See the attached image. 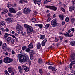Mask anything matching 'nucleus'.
<instances>
[{
	"mask_svg": "<svg viewBox=\"0 0 75 75\" xmlns=\"http://www.w3.org/2000/svg\"><path fill=\"white\" fill-rule=\"evenodd\" d=\"M2 48L4 51H6L7 48V44L6 43H4L2 45Z\"/></svg>",
	"mask_w": 75,
	"mask_h": 75,
	"instance_id": "f8f14e48",
	"label": "nucleus"
},
{
	"mask_svg": "<svg viewBox=\"0 0 75 75\" xmlns=\"http://www.w3.org/2000/svg\"><path fill=\"white\" fill-rule=\"evenodd\" d=\"M38 27H39V28H42L43 27V25L42 24H39Z\"/></svg>",
	"mask_w": 75,
	"mask_h": 75,
	"instance_id": "473e14b6",
	"label": "nucleus"
},
{
	"mask_svg": "<svg viewBox=\"0 0 75 75\" xmlns=\"http://www.w3.org/2000/svg\"><path fill=\"white\" fill-rule=\"evenodd\" d=\"M64 35L65 36V37H72V36L73 35H69V34L68 32H66L65 33H64Z\"/></svg>",
	"mask_w": 75,
	"mask_h": 75,
	"instance_id": "a211bd4d",
	"label": "nucleus"
},
{
	"mask_svg": "<svg viewBox=\"0 0 75 75\" xmlns=\"http://www.w3.org/2000/svg\"><path fill=\"white\" fill-rule=\"evenodd\" d=\"M75 9V6L74 5H73L72 6H70L69 8V10L70 11H72L73 10H74Z\"/></svg>",
	"mask_w": 75,
	"mask_h": 75,
	"instance_id": "dca6fc26",
	"label": "nucleus"
},
{
	"mask_svg": "<svg viewBox=\"0 0 75 75\" xmlns=\"http://www.w3.org/2000/svg\"><path fill=\"white\" fill-rule=\"evenodd\" d=\"M23 29V27L20 25L18 24L16 26V33H17L19 34H22V30Z\"/></svg>",
	"mask_w": 75,
	"mask_h": 75,
	"instance_id": "20e7f679",
	"label": "nucleus"
},
{
	"mask_svg": "<svg viewBox=\"0 0 75 75\" xmlns=\"http://www.w3.org/2000/svg\"><path fill=\"white\" fill-rule=\"evenodd\" d=\"M45 38V36L44 35H41L40 36V38L41 40H44Z\"/></svg>",
	"mask_w": 75,
	"mask_h": 75,
	"instance_id": "412c9836",
	"label": "nucleus"
},
{
	"mask_svg": "<svg viewBox=\"0 0 75 75\" xmlns=\"http://www.w3.org/2000/svg\"><path fill=\"white\" fill-rule=\"evenodd\" d=\"M8 15L9 17H13V15L11 14L10 13H8Z\"/></svg>",
	"mask_w": 75,
	"mask_h": 75,
	"instance_id": "864d4df0",
	"label": "nucleus"
},
{
	"mask_svg": "<svg viewBox=\"0 0 75 75\" xmlns=\"http://www.w3.org/2000/svg\"><path fill=\"white\" fill-rule=\"evenodd\" d=\"M51 25L52 27H56L57 26V23H56L55 19H54L51 21Z\"/></svg>",
	"mask_w": 75,
	"mask_h": 75,
	"instance_id": "9b49d317",
	"label": "nucleus"
},
{
	"mask_svg": "<svg viewBox=\"0 0 75 75\" xmlns=\"http://www.w3.org/2000/svg\"><path fill=\"white\" fill-rule=\"evenodd\" d=\"M27 33L28 34H30L32 31H33V28L30 26H29L27 29Z\"/></svg>",
	"mask_w": 75,
	"mask_h": 75,
	"instance_id": "9d476101",
	"label": "nucleus"
},
{
	"mask_svg": "<svg viewBox=\"0 0 75 75\" xmlns=\"http://www.w3.org/2000/svg\"><path fill=\"white\" fill-rule=\"evenodd\" d=\"M3 61L2 59L0 60V64H2L3 63Z\"/></svg>",
	"mask_w": 75,
	"mask_h": 75,
	"instance_id": "0e129e2a",
	"label": "nucleus"
},
{
	"mask_svg": "<svg viewBox=\"0 0 75 75\" xmlns=\"http://www.w3.org/2000/svg\"><path fill=\"white\" fill-rule=\"evenodd\" d=\"M62 25H64L65 24V22L64 21H63L62 22Z\"/></svg>",
	"mask_w": 75,
	"mask_h": 75,
	"instance_id": "69168bd1",
	"label": "nucleus"
},
{
	"mask_svg": "<svg viewBox=\"0 0 75 75\" xmlns=\"http://www.w3.org/2000/svg\"><path fill=\"white\" fill-rule=\"evenodd\" d=\"M61 10H62V11H63V12H65V9H64V8H61Z\"/></svg>",
	"mask_w": 75,
	"mask_h": 75,
	"instance_id": "a18cd8bd",
	"label": "nucleus"
},
{
	"mask_svg": "<svg viewBox=\"0 0 75 75\" xmlns=\"http://www.w3.org/2000/svg\"><path fill=\"white\" fill-rule=\"evenodd\" d=\"M28 48H29L30 49H31V48H33V45L32 44H30L29 45Z\"/></svg>",
	"mask_w": 75,
	"mask_h": 75,
	"instance_id": "c85d7f7f",
	"label": "nucleus"
},
{
	"mask_svg": "<svg viewBox=\"0 0 75 75\" xmlns=\"http://www.w3.org/2000/svg\"><path fill=\"white\" fill-rule=\"evenodd\" d=\"M26 51L28 52H30L29 55H30V59L31 60L33 59V55L34 54H35V52L33 50H30V48H28V49H26Z\"/></svg>",
	"mask_w": 75,
	"mask_h": 75,
	"instance_id": "7ed1b4c3",
	"label": "nucleus"
},
{
	"mask_svg": "<svg viewBox=\"0 0 75 75\" xmlns=\"http://www.w3.org/2000/svg\"><path fill=\"white\" fill-rule=\"evenodd\" d=\"M18 68L19 71V72H20V73H22V69L21 68V66H18Z\"/></svg>",
	"mask_w": 75,
	"mask_h": 75,
	"instance_id": "5701e85b",
	"label": "nucleus"
},
{
	"mask_svg": "<svg viewBox=\"0 0 75 75\" xmlns=\"http://www.w3.org/2000/svg\"><path fill=\"white\" fill-rule=\"evenodd\" d=\"M70 61H72L73 62V63H74L75 64V59L72 58L71 59H70Z\"/></svg>",
	"mask_w": 75,
	"mask_h": 75,
	"instance_id": "c756f323",
	"label": "nucleus"
},
{
	"mask_svg": "<svg viewBox=\"0 0 75 75\" xmlns=\"http://www.w3.org/2000/svg\"><path fill=\"white\" fill-rule=\"evenodd\" d=\"M36 47L38 49H40L41 48V44L40 43H38V45L36 46Z\"/></svg>",
	"mask_w": 75,
	"mask_h": 75,
	"instance_id": "393cba45",
	"label": "nucleus"
},
{
	"mask_svg": "<svg viewBox=\"0 0 75 75\" xmlns=\"http://www.w3.org/2000/svg\"><path fill=\"white\" fill-rule=\"evenodd\" d=\"M27 33L25 32H24L22 34V35L23 36H25Z\"/></svg>",
	"mask_w": 75,
	"mask_h": 75,
	"instance_id": "8fccbe9b",
	"label": "nucleus"
},
{
	"mask_svg": "<svg viewBox=\"0 0 75 75\" xmlns=\"http://www.w3.org/2000/svg\"><path fill=\"white\" fill-rule=\"evenodd\" d=\"M22 68L25 72H28L30 70V68L24 65H22Z\"/></svg>",
	"mask_w": 75,
	"mask_h": 75,
	"instance_id": "1a4fd4ad",
	"label": "nucleus"
},
{
	"mask_svg": "<svg viewBox=\"0 0 75 75\" xmlns=\"http://www.w3.org/2000/svg\"><path fill=\"white\" fill-rule=\"evenodd\" d=\"M19 3H23V1L22 0H21L19 1Z\"/></svg>",
	"mask_w": 75,
	"mask_h": 75,
	"instance_id": "338daca9",
	"label": "nucleus"
},
{
	"mask_svg": "<svg viewBox=\"0 0 75 75\" xmlns=\"http://www.w3.org/2000/svg\"><path fill=\"white\" fill-rule=\"evenodd\" d=\"M71 21L72 23H74V22L75 21V18H73L71 19Z\"/></svg>",
	"mask_w": 75,
	"mask_h": 75,
	"instance_id": "79ce46f5",
	"label": "nucleus"
},
{
	"mask_svg": "<svg viewBox=\"0 0 75 75\" xmlns=\"http://www.w3.org/2000/svg\"><path fill=\"white\" fill-rule=\"evenodd\" d=\"M13 61V59L9 57H6L3 60V61H4L5 63H6V64H8V63L12 62Z\"/></svg>",
	"mask_w": 75,
	"mask_h": 75,
	"instance_id": "423d86ee",
	"label": "nucleus"
},
{
	"mask_svg": "<svg viewBox=\"0 0 75 75\" xmlns=\"http://www.w3.org/2000/svg\"><path fill=\"white\" fill-rule=\"evenodd\" d=\"M39 72L40 75H42L43 73L42 69L40 68L39 69Z\"/></svg>",
	"mask_w": 75,
	"mask_h": 75,
	"instance_id": "b1692460",
	"label": "nucleus"
},
{
	"mask_svg": "<svg viewBox=\"0 0 75 75\" xmlns=\"http://www.w3.org/2000/svg\"><path fill=\"white\" fill-rule=\"evenodd\" d=\"M30 26L27 24H25L24 25V27L25 28H27H27H28Z\"/></svg>",
	"mask_w": 75,
	"mask_h": 75,
	"instance_id": "72a5a7b5",
	"label": "nucleus"
},
{
	"mask_svg": "<svg viewBox=\"0 0 75 75\" xmlns=\"http://www.w3.org/2000/svg\"><path fill=\"white\" fill-rule=\"evenodd\" d=\"M59 17L60 18V19H61L62 20H64V16L63 15H59Z\"/></svg>",
	"mask_w": 75,
	"mask_h": 75,
	"instance_id": "4be33fe9",
	"label": "nucleus"
},
{
	"mask_svg": "<svg viewBox=\"0 0 75 75\" xmlns=\"http://www.w3.org/2000/svg\"><path fill=\"white\" fill-rule=\"evenodd\" d=\"M31 21L33 22H35L36 21V19L35 18H33L31 20Z\"/></svg>",
	"mask_w": 75,
	"mask_h": 75,
	"instance_id": "f704fd0d",
	"label": "nucleus"
},
{
	"mask_svg": "<svg viewBox=\"0 0 75 75\" xmlns=\"http://www.w3.org/2000/svg\"><path fill=\"white\" fill-rule=\"evenodd\" d=\"M26 48L27 47H26V46H23L22 48V50H23V51L24 50H25Z\"/></svg>",
	"mask_w": 75,
	"mask_h": 75,
	"instance_id": "37998d69",
	"label": "nucleus"
},
{
	"mask_svg": "<svg viewBox=\"0 0 75 75\" xmlns=\"http://www.w3.org/2000/svg\"><path fill=\"white\" fill-rule=\"evenodd\" d=\"M8 69V72L10 73H11V72H12V71H13V69L12 68H9Z\"/></svg>",
	"mask_w": 75,
	"mask_h": 75,
	"instance_id": "bb28decb",
	"label": "nucleus"
},
{
	"mask_svg": "<svg viewBox=\"0 0 75 75\" xmlns=\"http://www.w3.org/2000/svg\"><path fill=\"white\" fill-rule=\"evenodd\" d=\"M69 19L68 17H67L66 18L65 21L66 22H68L69 21Z\"/></svg>",
	"mask_w": 75,
	"mask_h": 75,
	"instance_id": "58836bf2",
	"label": "nucleus"
},
{
	"mask_svg": "<svg viewBox=\"0 0 75 75\" xmlns=\"http://www.w3.org/2000/svg\"><path fill=\"white\" fill-rule=\"evenodd\" d=\"M54 38L55 40H54L55 42H58V41H59V39H58V38Z\"/></svg>",
	"mask_w": 75,
	"mask_h": 75,
	"instance_id": "ea45409f",
	"label": "nucleus"
},
{
	"mask_svg": "<svg viewBox=\"0 0 75 75\" xmlns=\"http://www.w3.org/2000/svg\"><path fill=\"white\" fill-rule=\"evenodd\" d=\"M37 3L38 5H40L41 3V0H38Z\"/></svg>",
	"mask_w": 75,
	"mask_h": 75,
	"instance_id": "7c9ffc66",
	"label": "nucleus"
},
{
	"mask_svg": "<svg viewBox=\"0 0 75 75\" xmlns=\"http://www.w3.org/2000/svg\"><path fill=\"white\" fill-rule=\"evenodd\" d=\"M70 45H71L72 46H75V42L74 41H72L70 42Z\"/></svg>",
	"mask_w": 75,
	"mask_h": 75,
	"instance_id": "6ab92c4d",
	"label": "nucleus"
},
{
	"mask_svg": "<svg viewBox=\"0 0 75 75\" xmlns=\"http://www.w3.org/2000/svg\"><path fill=\"white\" fill-rule=\"evenodd\" d=\"M50 25L49 24H46L44 27L45 29H47V28H48L50 27Z\"/></svg>",
	"mask_w": 75,
	"mask_h": 75,
	"instance_id": "a878e982",
	"label": "nucleus"
},
{
	"mask_svg": "<svg viewBox=\"0 0 75 75\" xmlns=\"http://www.w3.org/2000/svg\"><path fill=\"white\" fill-rule=\"evenodd\" d=\"M46 7L47 8H49V9H51V10H52L54 11H56L57 10H58L57 7L54 6H46Z\"/></svg>",
	"mask_w": 75,
	"mask_h": 75,
	"instance_id": "0eeeda50",
	"label": "nucleus"
},
{
	"mask_svg": "<svg viewBox=\"0 0 75 75\" xmlns=\"http://www.w3.org/2000/svg\"><path fill=\"white\" fill-rule=\"evenodd\" d=\"M72 3L74 5L75 3V0H72Z\"/></svg>",
	"mask_w": 75,
	"mask_h": 75,
	"instance_id": "603ef678",
	"label": "nucleus"
},
{
	"mask_svg": "<svg viewBox=\"0 0 75 75\" xmlns=\"http://www.w3.org/2000/svg\"><path fill=\"white\" fill-rule=\"evenodd\" d=\"M8 51L10 52L11 51V49L10 47H8L7 48Z\"/></svg>",
	"mask_w": 75,
	"mask_h": 75,
	"instance_id": "49530a36",
	"label": "nucleus"
},
{
	"mask_svg": "<svg viewBox=\"0 0 75 75\" xmlns=\"http://www.w3.org/2000/svg\"><path fill=\"white\" fill-rule=\"evenodd\" d=\"M2 11L4 14H6V13H7L8 12V10L6 8L2 9Z\"/></svg>",
	"mask_w": 75,
	"mask_h": 75,
	"instance_id": "f3484780",
	"label": "nucleus"
},
{
	"mask_svg": "<svg viewBox=\"0 0 75 75\" xmlns=\"http://www.w3.org/2000/svg\"><path fill=\"white\" fill-rule=\"evenodd\" d=\"M75 53H73L72 54H71L70 55V57L71 58H74V57H75Z\"/></svg>",
	"mask_w": 75,
	"mask_h": 75,
	"instance_id": "4c0bfd02",
	"label": "nucleus"
},
{
	"mask_svg": "<svg viewBox=\"0 0 75 75\" xmlns=\"http://www.w3.org/2000/svg\"><path fill=\"white\" fill-rule=\"evenodd\" d=\"M19 60L20 62H27L29 59L28 55L25 54L24 55H21V54H18Z\"/></svg>",
	"mask_w": 75,
	"mask_h": 75,
	"instance_id": "f257e3e1",
	"label": "nucleus"
},
{
	"mask_svg": "<svg viewBox=\"0 0 75 75\" xmlns=\"http://www.w3.org/2000/svg\"><path fill=\"white\" fill-rule=\"evenodd\" d=\"M46 64H47V65H50L51 64L50 63V62H47L46 63Z\"/></svg>",
	"mask_w": 75,
	"mask_h": 75,
	"instance_id": "e2e57ef3",
	"label": "nucleus"
},
{
	"mask_svg": "<svg viewBox=\"0 0 75 75\" xmlns=\"http://www.w3.org/2000/svg\"><path fill=\"white\" fill-rule=\"evenodd\" d=\"M47 41V38H45L44 40L42 42V46H45V43Z\"/></svg>",
	"mask_w": 75,
	"mask_h": 75,
	"instance_id": "4468645a",
	"label": "nucleus"
},
{
	"mask_svg": "<svg viewBox=\"0 0 75 75\" xmlns=\"http://www.w3.org/2000/svg\"><path fill=\"white\" fill-rule=\"evenodd\" d=\"M74 64H75V63H73V62L71 61V62L70 64L69 65L70 68V69H72V65H74Z\"/></svg>",
	"mask_w": 75,
	"mask_h": 75,
	"instance_id": "cd10ccee",
	"label": "nucleus"
},
{
	"mask_svg": "<svg viewBox=\"0 0 75 75\" xmlns=\"http://www.w3.org/2000/svg\"><path fill=\"white\" fill-rule=\"evenodd\" d=\"M38 63L39 64H41L42 63H43V60L41 58H39L38 60Z\"/></svg>",
	"mask_w": 75,
	"mask_h": 75,
	"instance_id": "2eb2a0df",
	"label": "nucleus"
},
{
	"mask_svg": "<svg viewBox=\"0 0 75 75\" xmlns=\"http://www.w3.org/2000/svg\"><path fill=\"white\" fill-rule=\"evenodd\" d=\"M35 4H36L37 3V0H33Z\"/></svg>",
	"mask_w": 75,
	"mask_h": 75,
	"instance_id": "052dcab7",
	"label": "nucleus"
},
{
	"mask_svg": "<svg viewBox=\"0 0 75 75\" xmlns=\"http://www.w3.org/2000/svg\"><path fill=\"white\" fill-rule=\"evenodd\" d=\"M52 69L53 72H55L57 70V69H56L55 67H52Z\"/></svg>",
	"mask_w": 75,
	"mask_h": 75,
	"instance_id": "2f4dec72",
	"label": "nucleus"
},
{
	"mask_svg": "<svg viewBox=\"0 0 75 75\" xmlns=\"http://www.w3.org/2000/svg\"><path fill=\"white\" fill-rule=\"evenodd\" d=\"M30 12V8L28 7H25L23 9V13L25 14H28Z\"/></svg>",
	"mask_w": 75,
	"mask_h": 75,
	"instance_id": "6e6552de",
	"label": "nucleus"
},
{
	"mask_svg": "<svg viewBox=\"0 0 75 75\" xmlns=\"http://www.w3.org/2000/svg\"><path fill=\"white\" fill-rule=\"evenodd\" d=\"M4 72H5V74L6 75H10V74H9L8 73V71L7 70H5L4 71Z\"/></svg>",
	"mask_w": 75,
	"mask_h": 75,
	"instance_id": "c9c22d12",
	"label": "nucleus"
},
{
	"mask_svg": "<svg viewBox=\"0 0 75 75\" xmlns=\"http://www.w3.org/2000/svg\"><path fill=\"white\" fill-rule=\"evenodd\" d=\"M5 30L6 31V32H8V31H9V29L8 28H6Z\"/></svg>",
	"mask_w": 75,
	"mask_h": 75,
	"instance_id": "bf43d9fd",
	"label": "nucleus"
},
{
	"mask_svg": "<svg viewBox=\"0 0 75 75\" xmlns=\"http://www.w3.org/2000/svg\"><path fill=\"white\" fill-rule=\"evenodd\" d=\"M61 44V42H59L58 43H57L56 45V46L57 47H58V45H59Z\"/></svg>",
	"mask_w": 75,
	"mask_h": 75,
	"instance_id": "5fc2aeb1",
	"label": "nucleus"
},
{
	"mask_svg": "<svg viewBox=\"0 0 75 75\" xmlns=\"http://www.w3.org/2000/svg\"><path fill=\"white\" fill-rule=\"evenodd\" d=\"M7 6L8 8H9L10 13H16V10L14 9L11 8L13 7L11 2H8L7 4Z\"/></svg>",
	"mask_w": 75,
	"mask_h": 75,
	"instance_id": "f03ea898",
	"label": "nucleus"
},
{
	"mask_svg": "<svg viewBox=\"0 0 75 75\" xmlns=\"http://www.w3.org/2000/svg\"><path fill=\"white\" fill-rule=\"evenodd\" d=\"M74 30H75V28H71L70 29V30H71V31H73V33H74Z\"/></svg>",
	"mask_w": 75,
	"mask_h": 75,
	"instance_id": "3c124183",
	"label": "nucleus"
},
{
	"mask_svg": "<svg viewBox=\"0 0 75 75\" xmlns=\"http://www.w3.org/2000/svg\"><path fill=\"white\" fill-rule=\"evenodd\" d=\"M48 2L47 0H45L44 1V4H47L48 3Z\"/></svg>",
	"mask_w": 75,
	"mask_h": 75,
	"instance_id": "de8ad7c7",
	"label": "nucleus"
},
{
	"mask_svg": "<svg viewBox=\"0 0 75 75\" xmlns=\"http://www.w3.org/2000/svg\"><path fill=\"white\" fill-rule=\"evenodd\" d=\"M8 54H9L8 52H7L5 53V55H8Z\"/></svg>",
	"mask_w": 75,
	"mask_h": 75,
	"instance_id": "13d9d810",
	"label": "nucleus"
},
{
	"mask_svg": "<svg viewBox=\"0 0 75 75\" xmlns=\"http://www.w3.org/2000/svg\"><path fill=\"white\" fill-rule=\"evenodd\" d=\"M0 25H1L4 26L5 25V24H4V23L3 22V21H1V22L0 23Z\"/></svg>",
	"mask_w": 75,
	"mask_h": 75,
	"instance_id": "a19ab883",
	"label": "nucleus"
},
{
	"mask_svg": "<svg viewBox=\"0 0 75 75\" xmlns=\"http://www.w3.org/2000/svg\"><path fill=\"white\" fill-rule=\"evenodd\" d=\"M12 55H14V54H15V52H14V51L13 50H12Z\"/></svg>",
	"mask_w": 75,
	"mask_h": 75,
	"instance_id": "09e8293b",
	"label": "nucleus"
},
{
	"mask_svg": "<svg viewBox=\"0 0 75 75\" xmlns=\"http://www.w3.org/2000/svg\"><path fill=\"white\" fill-rule=\"evenodd\" d=\"M28 62L29 63V65L30 66L31 65V61H30V60H29V59H28Z\"/></svg>",
	"mask_w": 75,
	"mask_h": 75,
	"instance_id": "c03bdc74",
	"label": "nucleus"
},
{
	"mask_svg": "<svg viewBox=\"0 0 75 75\" xmlns=\"http://www.w3.org/2000/svg\"><path fill=\"white\" fill-rule=\"evenodd\" d=\"M22 14V13L21 11H19L17 13V15H18V16H20Z\"/></svg>",
	"mask_w": 75,
	"mask_h": 75,
	"instance_id": "e433bc0d",
	"label": "nucleus"
},
{
	"mask_svg": "<svg viewBox=\"0 0 75 75\" xmlns=\"http://www.w3.org/2000/svg\"><path fill=\"white\" fill-rule=\"evenodd\" d=\"M8 35H10V36H11V35L6 33H5L4 38H7L8 37Z\"/></svg>",
	"mask_w": 75,
	"mask_h": 75,
	"instance_id": "aec40b11",
	"label": "nucleus"
},
{
	"mask_svg": "<svg viewBox=\"0 0 75 75\" xmlns=\"http://www.w3.org/2000/svg\"><path fill=\"white\" fill-rule=\"evenodd\" d=\"M50 20H51V18H49L47 19L48 21H50Z\"/></svg>",
	"mask_w": 75,
	"mask_h": 75,
	"instance_id": "774afa93",
	"label": "nucleus"
},
{
	"mask_svg": "<svg viewBox=\"0 0 75 75\" xmlns=\"http://www.w3.org/2000/svg\"><path fill=\"white\" fill-rule=\"evenodd\" d=\"M5 21H6L7 23H13V18H7L5 19Z\"/></svg>",
	"mask_w": 75,
	"mask_h": 75,
	"instance_id": "ddd939ff",
	"label": "nucleus"
},
{
	"mask_svg": "<svg viewBox=\"0 0 75 75\" xmlns=\"http://www.w3.org/2000/svg\"><path fill=\"white\" fill-rule=\"evenodd\" d=\"M59 38L61 40H62V39L63 38V37L62 36H60L59 37Z\"/></svg>",
	"mask_w": 75,
	"mask_h": 75,
	"instance_id": "6e6d98bb",
	"label": "nucleus"
},
{
	"mask_svg": "<svg viewBox=\"0 0 75 75\" xmlns=\"http://www.w3.org/2000/svg\"><path fill=\"white\" fill-rule=\"evenodd\" d=\"M59 34H62V35H64V33L62 32H59Z\"/></svg>",
	"mask_w": 75,
	"mask_h": 75,
	"instance_id": "680f3d73",
	"label": "nucleus"
},
{
	"mask_svg": "<svg viewBox=\"0 0 75 75\" xmlns=\"http://www.w3.org/2000/svg\"><path fill=\"white\" fill-rule=\"evenodd\" d=\"M6 40L7 41V43L8 44H14V42L16 41L15 40L13 39L11 37H9L7 38L6 39Z\"/></svg>",
	"mask_w": 75,
	"mask_h": 75,
	"instance_id": "39448f33",
	"label": "nucleus"
},
{
	"mask_svg": "<svg viewBox=\"0 0 75 75\" xmlns=\"http://www.w3.org/2000/svg\"><path fill=\"white\" fill-rule=\"evenodd\" d=\"M48 68L50 69H52V66H49V67H48Z\"/></svg>",
	"mask_w": 75,
	"mask_h": 75,
	"instance_id": "4d7b16f0",
	"label": "nucleus"
}]
</instances>
